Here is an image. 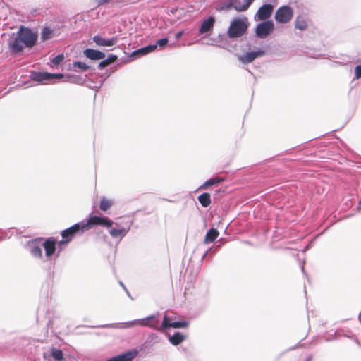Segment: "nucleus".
Returning <instances> with one entry per match:
<instances>
[{"mask_svg": "<svg viewBox=\"0 0 361 361\" xmlns=\"http://www.w3.org/2000/svg\"><path fill=\"white\" fill-rule=\"evenodd\" d=\"M66 78L72 83L80 84L82 83V78L79 75L67 74Z\"/></svg>", "mask_w": 361, "mask_h": 361, "instance_id": "33", "label": "nucleus"}, {"mask_svg": "<svg viewBox=\"0 0 361 361\" xmlns=\"http://www.w3.org/2000/svg\"><path fill=\"white\" fill-rule=\"evenodd\" d=\"M283 354H284V353H281L279 357H281Z\"/></svg>", "mask_w": 361, "mask_h": 361, "instance_id": "53", "label": "nucleus"}, {"mask_svg": "<svg viewBox=\"0 0 361 361\" xmlns=\"http://www.w3.org/2000/svg\"><path fill=\"white\" fill-rule=\"evenodd\" d=\"M354 72H355V78H354L355 79L357 80L361 78V64L355 66Z\"/></svg>", "mask_w": 361, "mask_h": 361, "instance_id": "41", "label": "nucleus"}, {"mask_svg": "<svg viewBox=\"0 0 361 361\" xmlns=\"http://www.w3.org/2000/svg\"><path fill=\"white\" fill-rule=\"evenodd\" d=\"M264 54V51L259 49L253 51H247L245 54L238 56V60L243 64L252 62L255 59Z\"/></svg>", "mask_w": 361, "mask_h": 361, "instance_id": "16", "label": "nucleus"}, {"mask_svg": "<svg viewBox=\"0 0 361 361\" xmlns=\"http://www.w3.org/2000/svg\"><path fill=\"white\" fill-rule=\"evenodd\" d=\"M312 355H308L306 357V358L305 359L304 361H312Z\"/></svg>", "mask_w": 361, "mask_h": 361, "instance_id": "46", "label": "nucleus"}, {"mask_svg": "<svg viewBox=\"0 0 361 361\" xmlns=\"http://www.w3.org/2000/svg\"><path fill=\"white\" fill-rule=\"evenodd\" d=\"M140 322H143V320L135 319L123 323H111V324H102L98 326H90V328H102V329H118V328H123V329H128L133 327L134 326L139 325Z\"/></svg>", "mask_w": 361, "mask_h": 361, "instance_id": "10", "label": "nucleus"}, {"mask_svg": "<svg viewBox=\"0 0 361 361\" xmlns=\"http://www.w3.org/2000/svg\"><path fill=\"white\" fill-rule=\"evenodd\" d=\"M92 40L97 46L111 47V46H114L117 43L118 37L113 36L111 38L106 39L99 35H97L92 37Z\"/></svg>", "mask_w": 361, "mask_h": 361, "instance_id": "15", "label": "nucleus"}, {"mask_svg": "<svg viewBox=\"0 0 361 361\" xmlns=\"http://www.w3.org/2000/svg\"><path fill=\"white\" fill-rule=\"evenodd\" d=\"M114 224L116 226V228H114L112 226L111 227H106L108 228L109 233L113 238L121 240L122 238H124L128 233L130 227L126 228L121 227L117 223H114Z\"/></svg>", "mask_w": 361, "mask_h": 361, "instance_id": "13", "label": "nucleus"}, {"mask_svg": "<svg viewBox=\"0 0 361 361\" xmlns=\"http://www.w3.org/2000/svg\"><path fill=\"white\" fill-rule=\"evenodd\" d=\"M359 320L361 322V313L359 314Z\"/></svg>", "mask_w": 361, "mask_h": 361, "instance_id": "50", "label": "nucleus"}, {"mask_svg": "<svg viewBox=\"0 0 361 361\" xmlns=\"http://www.w3.org/2000/svg\"><path fill=\"white\" fill-rule=\"evenodd\" d=\"M119 284L122 286V288H123V290L126 291V293H127V295L129 296V297H131L130 296V294L129 293V291L128 290V289L126 288V287L125 286L124 283L122 282V281H119Z\"/></svg>", "mask_w": 361, "mask_h": 361, "instance_id": "45", "label": "nucleus"}, {"mask_svg": "<svg viewBox=\"0 0 361 361\" xmlns=\"http://www.w3.org/2000/svg\"><path fill=\"white\" fill-rule=\"evenodd\" d=\"M219 244L216 245V247H214V249L212 250V247L208 249L202 255V260H203L207 255H210L211 257H212L214 255H215V253L221 247L222 245L224 244V241L223 240V239H220L219 240Z\"/></svg>", "mask_w": 361, "mask_h": 361, "instance_id": "29", "label": "nucleus"}, {"mask_svg": "<svg viewBox=\"0 0 361 361\" xmlns=\"http://www.w3.org/2000/svg\"><path fill=\"white\" fill-rule=\"evenodd\" d=\"M215 21V17L213 16L204 18L198 29V33L200 35H205V36L209 35L214 28Z\"/></svg>", "mask_w": 361, "mask_h": 361, "instance_id": "12", "label": "nucleus"}, {"mask_svg": "<svg viewBox=\"0 0 361 361\" xmlns=\"http://www.w3.org/2000/svg\"><path fill=\"white\" fill-rule=\"evenodd\" d=\"M118 57L115 54H109L106 59H101L102 61L98 64V68L102 70L109 66L110 64L116 61Z\"/></svg>", "mask_w": 361, "mask_h": 361, "instance_id": "23", "label": "nucleus"}, {"mask_svg": "<svg viewBox=\"0 0 361 361\" xmlns=\"http://www.w3.org/2000/svg\"><path fill=\"white\" fill-rule=\"evenodd\" d=\"M160 337L154 333L149 334L147 342L149 341L151 345H153L160 342Z\"/></svg>", "mask_w": 361, "mask_h": 361, "instance_id": "37", "label": "nucleus"}, {"mask_svg": "<svg viewBox=\"0 0 361 361\" xmlns=\"http://www.w3.org/2000/svg\"><path fill=\"white\" fill-rule=\"evenodd\" d=\"M248 71L251 73V75H253V73H252L250 71L248 70Z\"/></svg>", "mask_w": 361, "mask_h": 361, "instance_id": "54", "label": "nucleus"}, {"mask_svg": "<svg viewBox=\"0 0 361 361\" xmlns=\"http://www.w3.org/2000/svg\"><path fill=\"white\" fill-rule=\"evenodd\" d=\"M225 180L224 178L220 176H214L212 178L207 179L202 185L199 187L200 190L206 189L209 186L214 185L218 183L223 182Z\"/></svg>", "mask_w": 361, "mask_h": 361, "instance_id": "24", "label": "nucleus"}, {"mask_svg": "<svg viewBox=\"0 0 361 361\" xmlns=\"http://www.w3.org/2000/svg\"><path fill=\"white\" fill-rule=\"evenodd\" d=\"M51 33H52V30L49 27H44L42 29V32H41V39L43 41L49 39L51 37Z\"/></svg>", "mask_w": 361, "mask_h": 361, "instance_id": "32", "label": "nucleus"}, {"mask_svg": "<svg viewBox=\"0 0 361 361\" xmlns=\"http://www.w3.org/2000/svg\"><path fill=\"white\" fill-rule=\"evenodd\" d=\"M172 322H171L169 319L168 316L166 314H164V318H163V321H162V323H161V325L159 326V324H157V331H166V330H168L170 328H172V326L171 324Z\"/></svg>", "mask_w": 361, "mask_h": 361, "instance_id": "28", "label": "nucleus"}, {"mask_svg": "<svg viewBox=\"0 0 361 361\" xmlns=\"http://www.w3.org/2000/svg\"><path fill=\"white\" fill-rule=\"evenodd\" d=\"M113 204V201L111 200H108L105 197H102L99 202V209L102 211L108 210Z\"/></svg>", "mask_w": 361, "mask_h": 361, "instance_id": "30", "label": "nucleus"}, {"mask_svg": "<svg viewBox=\"0 0 361 361\" xmlns=\"http://www.w3.org/2000/svg\"><path fill=\"white\" fill-rule=\"evenodd\" d=\"M113 0H94L96 7H99L105 4L111 3Z\"/></svg>", "mask_w": 361, "mask_h": 361, "instance_id": "42", "label": "nucleus"}, {"mask_svg": "<svg viewBox=\"0 0 361 361\" xmlns=\"http://www.w3.org/2000/svg\"><path fill=\"white\" fill-rule=\"evenodd\" d=\"M139 319L143 320V322H140V326L149 327L155 330H157V324H159V319L156 314H151L145 318Z\"/></svg>", "mask_w": 361, "mask_h": 361, "instance_id": "18", "label": "nucleus"}, {"mask_svg": "<svg viewBox=\"0 0 361 361\" xmlns=\"http://www.w3.org/2000/svg\"><path fill=\"white\" fill-rule=\"evenodd\" d=\"M185 338V336L179 331L175 332L172 336H169V341L173 345L180 344Z\"/></svg>", "mask_w": 361, "mask_h": 361, "instance_id": "22", "label": "nucleus"}, {"mask_svg": "<svg viewBox=\"0 0 361 361\" xmlns=\"http://www.w3.org/2000/svg\"><path fill=\"white\" fill-rule=\"evenodd\" d=\"M48 75H49V82H51L52 80H61V79L63 78L64 77H66V75H64L63 73H48Z\"/></svg>", "mask_w": 361, "mask_h": 361, "instance_id": "39", "label": "nucleus"}, {"mask_svg": "<svg viewBox=\"0 0 361 361\" xmlns=\"http://www.w3.org/2000/svg\"><path fill=\"white\" fill-rule=\"evenodd\" d=\"M85 231L82 224L80 222L76 223L71 226L61 231V235L62 239L59 241V245L62 246L63 245L68 244L77 235H82Z\"/></svg>", "mask_w": 361, "mask_h": 361, "instance_id": "4", "label": "nucleus"}, {"mask_svg": "<svg viewBox=\"0 0 361 361\" xmlns=\"http://www.w3.org/2000/svg\"><path fill=\"white\" fill-rule=\"evenodd\" d=\"M73 68H78L82 71H86L91 68V66L87 65L85 63L77 61L73 63Z\"/></svg>", "mask_w": 361, "mask_h": 361, "instance_id": "34", "label": "nucleus"}, {"mask_svg": "<svg viewBox=\"0 0 361 361\" xmlns=\"http://www.w3.org/2000/svg\"><path fill=\"white\" fill-rule=\"evenodd\" d=\"M248 27V22L245 18H235L230 23L227 31V36L231 39L242 37Z\"/></svg>", "mask_w": 361, "mask_h": 361, "instance_id": "2", "label": "nucleus"}, {"mask_svg": "<svg viewBox=\"0 0 361 361\" xmlns=\"http://www.w3.org/2000/svg\"><path fill=\"white\" fill-rule=\"evenodd\" d=\"M358 204H359L358 209H359L360 211H361V207H360V205H361V199L359 200Z\"/></svg>", "mask_w": 361, "mask_h": 361, "instance_id": "49", "label": "nucleus"}, {"mask_svg": "<svg viewBox=\"0 0 361 361\" xmlns=\"http://www.w3.org/2000/svg\"><path fill=\"white\" fill-rule=\"evenodd\" d=\"M83 55L92 61H99L106 57L104 52L91 48L84 49Z\"/></svg>", "mask_w": 361, "mask_h": 361, "instance_id": "17", "label": "nucleus"}, {"mask_svg": "<svg viewBox=\"0 0 361 361\" xmlns=\"http://www.w3.org/2000/svg\"><path fill=\"white\" fill-rule=\"evenodd\" d=\"M156 50V45L148 44L133 51L130 55V59L134 61L138 58L152 53Z\"/></svg>", "mask_w": 361, "mask_h": 361, "instance_id": "14", "label": "nucleus"}, {"mask_svg": "<svg viewBox=\"0 0 361 361\" xmlns=\"http://www.w3.org/2000/svg\"><path fill=\"white\" fill-rule=\"evenodd\" d=\"M226 34H219L217 37V42H223L224 39H226Z\"/></svg>", "mask_w": 361, "mask_h": 361, "instance_id": "43", "label": "nucleus"}, {"mask_svg": "<svg viewBox=\"0 0 361 361\" xmlns=\"http://www.w3.org/2000/svg\"><path fill=\"white\" fill-rule=\"evenodd\" d=\"M38 34L31 28L20 25L18 31L13 34L8 43V50L11 55H20L24 48L32 49L37 44Z\"/></svg>", "mask_w": 361, "mask_h": 361, "instance_id": "1", "label": "nucleus"}, {"mask_svg": "<svg viewBox=\"0 0 361 361\" xmlns=\"http://www.w3.org/2000/svg\"><path fill=\"white\" fill-rule=\"evenodd\" d=\"M197 200L203 207H207L211 204V196L208 192H203L200 195Z\"/></svg>", "mask_w": 361, "mask_h": 361, "instance_id": "27", "label": "nucleus"}, {"mask_svg": "<svg viewBox=\"0 0 361 361\" xmlns=\"http://www.w3.org/2000/svg\"><path fill=\"white\" fill-rule=\"evenodd\" d=\"M30 78L32 80L42 84H47L49 82L48 72L32 71Z\"/></svg>", "mask_w": 361, "mask_h": 361, "instance_id": "21", "label": "nucleus"}, {"mask_svg": "<svg viewBox=\"0 0 361 361\" xmlns=\"http://www.w3.org/2000/svg\"><path fill=\"white\" fill-rule=\"evenodd\" d=\"M231 8H233L232 0H229L227 2L223 4L222 6L220 7V10H225V11H228Z\"/></svg>", "mask_w": 361, "mask_h": 361, "instance_id": "40", "label": "nucleus"}, {"mask_svg": "<svg viewBox=\"0 0 361 361\" xmlns=\"http://www.w3.org/2000/svg\"><path fill=\"white\" fill-rule=\"evenodd\" d=\"M302 271L305 274V270H304V267H302Z\"/></svg>", "mask_w": 361, "mask_h": 361, "instance_id": "51", "label": "nucleus"}, {"mask_svg": "<svg viewBox=\"0 0 361 361\" xmlns=\"http://www.w3.org/2000/svg\"><path fill=\"white\" fill-rule=\"evenodd\" d=\"M297 348V345H295V346H293V347H290L288 349V350H294Z\"/></svg>", "mask_w": 361, "mask_h": 361, "instance_id": "48", "label": "nucleus"}, {"mask_svg": "<svg viewBox=\"0 0 361 361\" xmlns=\"http://www.w3.org/2000/svg\"><path fill=\"white\" fill-rule=\"evenodd\" d=\"M51 354L53 358L56 361H61L63 359V353L61 349L52 348Z\"/></svg>", "mask_w": 361, "mask_h": 361, "instance_id": "31", "label": "nucleus"}, {"mask_svg": "<svg viewBox=\"0 0 361 361\" xmlns=\"http://www.w3.org/2000/svg\"><path fill=\"white\" fill-rule=\"evenodd\" d=\"M20 339V338H15L13 340L7 341L5 343L0 344V350H10L13 352H17L18 350H20L22 348L19 346Z\"/></svg>", "mask_w": 361, "mask_h": 361, "instance_id": "19", "label": "nucleus"}, {"mask_svg": "<svg viewBox=\"0 0 361 361\" xmlns=\"http://www.w3.org/2000/svg\"><path fill=\"white\" fill-rule=\"evenodd\" d=\"M184 34V30H180L179 32H176L175 35V39L176 40H178Z\"/></svg>", "mask_w": 361, "mask_h": 361, "instance_id": "44", "label": "nucleus"}, {"mask_svg": "<svg viewBox=\"0 0 361 361\" xmlns=\"http://www.w3.org/2000/svg\"><path fill=\"white\" fill-rule=\"evenodd\" d=\"M355 342H356L357 344H359V341H358V340H357V338H355Z\"/></svg>", "mask_w": 361, "mask_h": 361, "instance_id": "52", "label": "nucleus"}, {"mask_svg": "<svg viewBox=\"0 0 361 361\" xmlns=\"http://www.w3.org/2000/svg\"><path fill=\"white\" fill-rule=\"evenodd\" d=\"M219 235V231L217 229L212 228L206 233L204 237V243L208 244L214 242Z\"/></svg>", "mask_w": 361, "mask_h": 361, "instance_id": "26", "label": "nucleus"}, {"mask_svg": "<svg viewBox=\"0 0 361 361\" xmlns=\"http://www.w3.org/2000/svg\"><path fill=\"white\" fill-rule=\"evenodd\" d=\"M138 350L136 348H133L111 357L105 361H133L138 356Z\"/></svg>", "mask_w": 361, "mask_h": 361, "instance_id": "11", "label": "nucleus"}, {"mask_svg": "<svg viewBox=\"0 0 361 361\" xmlns=\"http://www.w3.org/2000/svg\"><path fill=\"white\" fill-rule=\"evenodd\" d=\"M256 26L255 33L257 37L264 39L274 30V23L271 20H261Z\"/></svg>", "mask_w": 361, "mask_h": 361, "instance_id": "6", "label": "nucleus"}, {"mask_svg": "<svg viewBox=\"0 0 361 361\" xmlns=\"http://www.w3.org/2000/svg\"><path fill=\"white\" fill-rule=\"evenodd\" d=\"M64 60V55L63 54H57L51 60V66H57Z\"/></svg>", "mask_w": 361, "mask_h": 361, "instance_id": "36", "label": "nucleus"}, {"mask_svg": "<svg viewBox=\"0 0 361 361\" xmlns=\"http://www.w3.org/2000/svg\"><path fill=\"white\" fill-rule=\"evenodd\" d=\"M293 16V10L288 5L280 6L276 11L274 18L277 23L285 24L288 23Z\"/></svg>", "mask_w": 361, "mask_h": 361, "instance_id": "5", "label": "nucleus"}, {"mask_svg": "<svg viewBox=\"0 0 361 361\" xmlns=\"http://www.w3.org/2000/svg\"><path fill=\"white\" fill-rule=\"evenodd\" d=\"M56 239L53 237H49L42 241V245L45 250V259H43L44 262L51 259L56 252Z\"/></svg>", "mask_w": 361, "mask_h": 361, "instance_id": "9", "label": "nucleus"}, {"mask_svg": "<svg viewBox=\"0 0 361 361\" xmlns=\"http://www.w3.org/2000/svg\"><path fill=\"white\" fill-rule=\"evenodd\" d=\"M44 240L43 238H36L29 240L27 243V248L29 250L31 255L35 258L43 259L42 244Z\"/></svg>", "mask_w": 361, "mask_h": 361, "instance_id": "7", "label": "nucleus"}, {"mask_svg": "<svg viewBox=\"0 0 361 361\" xmlns=\"http://www.w3.org/2000/svg\"><path fill=\"white\" fill-rule=\"evenodd\" d=\"M168 42H169L168 37H163L159 39H157L156 41V43L153 44L152 45H156V49L157 48V47H159L161 49H162L168 44Z\"/></svg>", "mask_w": 361, "mask_h": 361, "instance_id": "38", "label": "nucleus"}, {"mask_svg": "<svg viewBox=\"0 0 361 361\" xmlns=\"http://www.w3.org/2000/svg\"><path fill=\"white\" fill-rule=\"evenodd\" d=\"M85 231H87L96 226L111 227L114 222L107 216L90 214L88 219L81 221Z\"/></svg>", "mask_w": 361, "mask_h": 361, "instance_id": "3", "label": "nucleus"}, {"mask_svg": "<svg viewBox=\"0 0 361 361\" xmlns=\"http://www.w3.org/2000/svg\"><path fill=\"white\" fill-rule=\"evenodd\" d=\"M274 10V6L271 4L267 3L262 4L257 10L254 16L256 21L267 20L272 15Z\"/></svg>", "mask_w": 361, "mask_h": 361, "instance_id": "8", "label": "nucleus"}, {"mask_svg": "<svg viewBox=\"0 0 361 361\" xmlns=\"http://www.w3.org/2000/svg\"><path fill=\"white\" fill-rule=\"evenodd\" d=\"M255 0H232L233 8L238 12H243L249 8Z\"/></svg>", "mask_w": 361, "mask_h": 361, "instance_id": "20", "label": "nucleus"}, {"mask_svg": "<svg viewBox=\"0 0 361 361\" xmlns=\"http://www.w3.org/2000/svg\"><path fill=\"white\" fill-rule=\"evenodd\" d=\"M308 27L307 19L302 16H298L295 20V28L304 31Z\"/></svg>", "mask_w": 361, "mask_h": 361, "instance_id": "25", "label": "nucleus"}, {"mask_svg": "<svg viewBox=\"0 0 361 361\" xmlns=\"http://www.w3.org/2000/svg\"><path fill=\"white\" fill-rule=\"evenodd\" d=\"M172 328L174 329H183L186 328L189 325V322L187 321H175L173 322L171 324Z\"/></svg>", "mask_w": 361, "mask_h": 361, "instance_id": "35", "label": "nucleus"}, {"mask_svg": "<svg viewBox=\"0 0 361 361\" xmlns=\"http://www.w3.org/2000/svg\"><path fill=\"white\" fill-rule=\"evenodd\" d=\"M311 243H312V242H311V243H309V244H308V245L305 247V249H304V250H305V251L307 250L310 247V246H311Z\"/></svg>", "mask_w": 361, "mask_h": 361, "instance_id": "47", "label": "nucleus"}]
</instances>
